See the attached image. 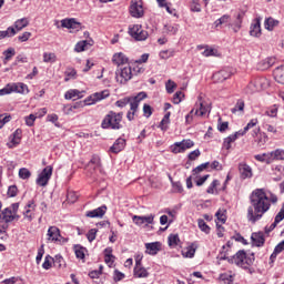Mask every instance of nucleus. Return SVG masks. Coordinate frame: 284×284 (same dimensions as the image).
<instances>
[{
    "label": "nucleus",
    "mask_w": 284,
    "mask_h": 284,
    "mask_svg": "<svg viewBox=\"0 0 284 284\" xmlns=\"http://www.w3.org/2000/svg\"><path fill=\"white\" fill-rule=\"evenodd\" d=\"M251 206L247 209L246 219L253 225L263 219V215L270 212L272 203H270V196L263 189L254 190L250 195Z\"/></svg>",
    "instance_id": "f257e3e1"
},
{
    "label": "nucleus",
    "mask_w": 284,
    "mask_h": 284,
    "mask_svg": "<svg viewBox=\"0 0 284 284\" xmlns=\"http://www.w3.org/2000/svg\"><path fill=\"white\" fill-rule=\"evenodd\" d=\"M121 121H123V112L110 111L102 120L101 128L102 130H121L123 128Z\"/></svg>",
    "instance_id": "f03ea898"
},
{
    "label": "nucleus",
    "mask_w": 284,
    "mask_h": 284,
    "mask_svg": "<svg viewBox=\"0 0 284 284\" xmlns=\"http://www.w3.org/2000/svg\"><path fill=\"white\" fill-rule=\"evenodd\" d=\"M143 99H148V93L145 92H140L134 97H126L121 100H118L115 102V105L118 108H125V105L130 104L131 110H139V104Z\"/></svg>",
    "instance_id": "7ed1b4c3"
},
{
    "label": "nucleus",
    "mask_w": 284,
    "mask_h": 284,
    "mask_svg": "<svg viewBox=\"0 0 284 284\" xmlns=\"http://www.w3.org/2000/svg\"><path fill=\"white\" fill-rule=\"evenodd\" d=\"M115 79L118 83H121L122 85L125 84L126 81L132 79V67L125 64L124 67L118 68L115 71Z\"/></svg>",
    "instance_id": "20e7f679"
},
{
    "label": "nucleus",
    "mask_w": 284,
    "mask_h": 284,
    "mask_svg": "<svg viewBox=\"0 0 284 284\" xmlns=\"http://www.w3.org/2000/svg\"><path fill=\"white\" fill-rule=\"evenodd\" d=\"M129 34L135 41H145L149 37L148 31L143 30V27L141 24H134L132 27H129Z\"/></svg>",
    "instance_id": "39448f33"
},
{
    "label": "nucleus",
    "mask_w": 284,
    "mask_h": 284,
    "mask_svg": "<svg viewBox=\"0 0 284 284\" xmlns=\"http://www.w3.org/2000/svg\"><path fill=\"white\" fill-rule=\"evenodd\" d=\"M50 179H52V166L49 165L42 170V172L39 174L38 179L36 180V183L37 185H40V187H45Z\"/></svg>",
    "instance_id": "423d86ee"
},
{
    "label": "nucleus",
    "mask_w": 284,
    "mask_h": 284,
    "mask_svg": "<svg viewBox=\"0 0 284 284\" xmlns=\"http://www.w3.org/2000/svg\"><path fill=\"white\" fill-rule=\"evenodd\" d=\"M246 253L243 250H240L235 255L229 258V263L232 265H237V267H242L243 270H247V265H245Z\"/></svg>",
    "instance_id": "0eeeda50"
},
{
    "label": "nucleus",
    "mask_w": 284,
    "mask_h": 284,
    "mask_svg": "<svg viewBox=\"0 0 284 284\" xmlns=\"http://www.w3.org/2000/svg\"><path fill=\"white\" fill-rule=\"evenodd\" d=\"M190 148H194V142L192 140H183L182 142H175L173 146H171V152L173 154H181V152H185V150H190Z\"/></svg>",
    "instance_id": "6e6552de"
},
{
    "label": "nucleus",
    "mask_w": 284,
    "mask_h": 284,
    "mask_svg": "<svg viewBox=\"0 0 284 284\" xmlns=\"http://www.w3.org/2000/svg\"><path fill=\"white\" fill-rule=\"evenodd\" d=\"M130 14L134 17V19H141L143 17V3L141 0H132L130 6Z\"/></svg>",
    "instance_id": "1a4fd4ad"
},
{
    "label": "nucleus",
    "mask_w": 284,
    "mask_h": 284,
    "mask_svg": "<svg viewBox=\"0 0 284 284\" xmlns=\"http://www.w3.org/2000/svg\"><path fill=\"white\" fill-rule=\"evenodd\" d=\"M245 18V12L241 11L235 16V20L227 24V28H231L233 32H239L243 28V19Z\"/></svg>",
    "instance_id": "9d476101"
},
{
    "label": "nucleus",
    "mask_w": 284,
    "mask_h": 284,
    "mask_svg": "<svg viewBox=\"0 0 284 284\" xmlns=\"http://www.w3.org/2000/svg\"><path fill=\"white\" fill-rule=\"evenodd\" d=\"M110 97L109 91H102L90 95L87 100H84V105H93L97 101H102V99H108Z\"/></svg>",
    "instance_id": "9b49d317"
},
{
    "label": "nucleus",
    "mask_w": 284,
    "mask_h": 284,
    "mask_svg": "<svg viewBox=\"0 0 284 284\" xmlns=\"http://www.w3.org/2000/svg\"><path fill=\"white\" fill-rule=\"evenodd\" d=\"M232 77V71L230 69H223L213 74V81L215 83H223V81H227Z\"/></svg>",
    "instance_id": "f8f14e48"
},
{
    "label": "nucleus",
    "mask_w": 284,
    "mask_h": 284,
    "mask_svg": "<svg viewBox=\"0 0 284 284\" xmlns=\"http://www.w3.org/2000/svg\"><path fill=\"white\" fill-rule=\"evenodd\" d=\"M105 212H108V206L102 205L98 209H94L92 211H88L85 213V216L88 219H103V216H105Z\"/></svg>",
    "instance_id": "ddd939ff"
},
{
    "label": "nucleus",
    "mask_w": 284,
    "mask_h": 284,
    "mask_svg": "<svg viewBox=\"0 0 284 284\" xmlns=\"http://www.w3.org/2000/svg\"><path fill=\"white\" fill-rule=\"evenodd\" d=\"M251 241L255 247H263L265 245V234L263 232L252 233Z\"/></svg>",
    "instance_id": "4468645a"
},
{
    "label": "nucleus",
    "mask_w": 284,
    "mask_h": 284,
    "mask_svg": "<svg viewBox=\"0 0 284 284\" xmlns=\"http://www.w3.org/2000/svg\"><path fill=\"white\" fill-rule=\"evenodd\" d=\"M196 109H195V116H205L207 112H210L211 108L210 105L205 104L201 97L199 98V102L196 103Z\"/></svg>",
    "instance_id": "2eb2a0df"
},
{
    "label": "nucleus",
    "mask_w": 284,
    "mask_h": 284,
    "mask_svg": "<svg viewBox=\"0 0 284 284\" xmlns=\"http://www.w3.org/2000/svg\"><path fill=\"white\" fill-rule=\"evenodd\" d=\"M133 223H135V225H143V224H148V225H152L154 223V215H148V216H139V215H133L132 217Z\"/></svg>",
    "instance_id": "dca6fc26"
},
{
    "label": "nucleus",
    "mask_w": 284,
    "mask_h": 284,
    "mask_svg": "<svg viewBox=\"0 0 284 284\" xmlns=\"http://www.w3.org/2000/svg\"><path fill=\"white\" fill-rule=\"evenodd\" d=\"M0 219H2V221H4V223H12V221H14V220L19 221V215L14 214L12 212V209L7 207L2 211V216H0Z\"/></svg>",
    "instance_id": "f3484780"
},
{
    "label": "nucleus",
    "mask_w": 284,
    "mask_h": 284,
    "mask_svg": "<svg viewBox=\"0 0 284 284\" xmlns=\"http://www.w3.org/2000/svg\"><path fill=\"white\" fill-rule=\"evenodd\" d=\"M61 26L68 30H79V28H81V23L78 22L74 18L61 20Z\"/></svg>",
    "instance_id": "a211bd4d"
},
{
    "label": "nucleus",
    "mask_w": 284,
    "mask_h": 284,
    "mask_svg": "<svg viewBox=\"0 0 284 284\" xmlns=\"http://www.w3.org/2000/svg\"><path fill=\"white\" fill-rule=\"evenodd\" d=\"M239 170H240V176L241 179H252L253 173H252V166L247 165L245 163H240L239 164Z\"/></svg>",
    "instance_id": "6ab92c4d"
},
{
    "label": "nucleus",
    "mask_w": 284,
    "mask_h": 284,
    "mask_svg": "<svg viewBox=\"0 0 284 284\" xmlns=\"http://www.w3.org/2000/svg\"><path fill=\"white\" fill-rule=\"evenodd\" d=\"M113 63L118 65V68H123L128 65V57L123 54V52L115 53L112 58Z\"/></svg>",
    "instance_id": "aec40b11"
},
{
    "label": "nucleus",
    "mask_w": 284,
    "mask_h": 284,
    "mask_svg": "<svg viewBox=\"0 0 284 284\" xmlns=\"http://www.w3.org/2000/svg\"><path fill=\"white\" fill-rule=\"evenodd\" d=\"M274 63H276V58L274 57L266 58L257 63V70H262V71L270 70V68H272Z\"/></svg>",
    "instance_id": "412c9836"
},
{
    "label": "nucleus",
    "mask_w": 284,
    "mask_h": 284,
    "mask_svg": "<svg viewBox=\"0 0 284 284\" xmlns=\"http://www.w3.org/2000/svg\"><path fill=\"white\" fill-rule=\"evenodd\" d=\"M261 17H257L253 20L250 29L251 37H258L261 34Z\"/></svg>",
    "instance_id": "4be33fe9"
},
{
    "label": "nucleus",
    "mask_w": 284,
    "mask_h": 284,
    "mask_svg": "<svg viewBox=\"0 0 284 284\" xmlns=\"http://www.w3.org/2000/svg\"><path fill=\"white\" fill-rule=\"evenodd\" d=\"M146 254H150L151 256H156L159 252H161V242H152V243H146Z\"/></svg>",
    "instance_id": "5701e85b"
},
{
    "label": "nucleus",
    "mask_w": 284,
    "mask_h": 284,
    "mask_svg": "<svg viewBox=\"0 0 284 284\" xmlns=\"http://www.w3.org/2000/svg\"><path fill=\"white\" fill-rule=\"evenodd\" d=\"M124 149H125V139L120 138L110 148V152H112L113 154H119V152H122V150Z\"/></svg>",
    "instance_id": "b1692460"
},
{
    "label": "nucleus",
    "mask_w": 284,
    "mask_h": 284,
    "mask_svg": "<svg viewBox=\"0 0 284 284\" xmlns=\"http://www.w3.org/2000/svg\"><path fill=\"white\" fill-rule=\"evenodd\" d=\"M260 132H261V129H254L253 136H258L256 142L260 148H263V145L267 143L268 138L266 133H260Z\"/></svg>",
    "instance_id": "393cba45"
},
{
    "label": "nucleus",
    "mask_w": 284,
    "mask_h": 284,
    "mask_svg": "<svg viewBox=\"0 0 284 284\" xmlns=\"http://www.w3.org/2000/svg\"><path fill=\"white\" fill-rule=\"evenodd\" d=\"M133 276H135V278H148L150 276V273L148 272V270H145V267H143V265L134 266Z\"/></svg>",
    "instance_id": "a878e982"
},
{
    "label": "nucleus",
    "mask_w": 284,
    "mask_h": 284,
    "mask_svg": "<svg viewBox=\"0 0 284 284\" xmlns=\"http://www.w3.org/2000/svg\"><path fill=\"white\" fill-rule=\"evenodd\" d=\"M47 236L49 237V241H59V237H61V231L57 226H50Z\"/></svg>",
    "instance_id": "bb28decb"
},
{
    "label": "nucleus",
    "mask_w": 284,
    "mask_h": 284,
    "mask_svg": "<svg viewBox=\"0 0 284 284\" xmlns=\"http://www.w3.org/2000/svg\"><path fill=\"white\" fill-rule=\"evenodd\" d=\"M12 92H18V94H28V84L24 83H13L11 84Z\"/></svg>",
    "instance_id": "cd10ccee"
},
{
    "label": "nucleus",
    "mask_w": 284,
    "mask_h": 284,
    "mask_svg": "<svg viewBox=\"0 0 284 284\" xmlns=\"http://www.w3.org/2000/svg\"><path fill=\"white\" fill-rule=\"evenodd\" d=\"M64 99L70 100V99H83V91H79L77 89H71L65 92Z\"/></svg>",
    "instance_id": "c85d7f7f"
},
{
    "label": "nucleus",
    "mask_w": 284,
    "mask_h": 284,
    "mask_svg": "<svg viewBox=\"0 0 284 284\" xmlns=\"http://www.w3.org/2000/svg\"><path fill=\"white\" fill-rule=\"evenodd\" d=\"M274 79L277 83L284 85V67H277L274 72Z\"/></svg>",
    "instance_id": "c756f323"
},
{
    "label": "nucleus",
    "mask_w": 284,
    "mask_h": 284,
    "mask_svg": "<svg viewBox=\"0 0 284 284\" xmlns=\"http://www.w3.org/2000/svg\"><path fill=\"white\" fill-rule=\"evenodd\" d=\"M255 161H260V163H266L270 165L272 163V152L271 153H263L254 155Z\"/></svg>",
    "instance_id": "7c9ffc66"
},
{
    "label": "nucleus",
    "mask_w": 284,
    "mask_h": 284,
    "mask_svg": "<svg viewBox=\"0 0 284 284\" xmlns=\"http://www.w3.org/2000/svg\"><path fill=\"white\" fill-rule=\"evenodd\" d=\"M258 123V120L256 119H252L246 126L242 130V131H237L236 134H239V136H245V134H247V132L250 130H252V128H255V125Z\"/></svg>",
    "instance_id": "2f4dec72"
},
{
    "label": "nucleus",
    "mask_w": 284,
    "mask_h": 284,
    "mask_svg": "<svg viewBox=\"0 0 284 284\" xmlns=\"http://www.w3.org/2000/svg\"><path fill=\"white\" fill-rule=\"evenodd\" d=\"M29 24H30V20H28V18H21L14 22V28L19 32L23 30V28H28Z\"/></svg>",
    "instance_id": "473e14b6"
},
{
    "label": "nucleus",
    "mask_w": 284,
    "mask_h": 284,
    "mask_svg": "<svg viewBox=\"0 0 284 284\" xmlns=\"http://www.w3.org/2000/svg\"><path fill=\"white\" fill-rule=\"evenodd\" d=\"M23 134V131L21 129H17L12 135H11V143L13 145H19L21 143V136Z\"/></svg>",
    "instance_id": "72a5a7b5"
},
{
    "label": "nucleus",
    "mask_w": 284,
    "mask_h": 284,
    "mask_svg": "<svg viewBox=\"0 0 284 284\" xmlns=\"http://www.w3.org/2000/svg\"><path fill=\"white\" fill-rule=\"evenodd\" d=\"M276 26H278V20H275L274 18H268L264 22L265 30H268L270 32H272Z\"/></svg>",
    "instance_id": "f704fd0d"
},
{
    "label": "nucleus",
    "mask_w": 284,
    "mask_h": 284,
    "mask_svg": "<svg viewBox=\"0 0 284 284\" xmlns=\"http://www.w3.org/2000/svg\"><path fill=\"white\" fill-rule=\"evenodd\" d=\"M14 34H17V30L14 29V27H9L6 31H0V41L1 39L14 37Z\"/></svg>",
    "instance_id": "c9c22d12"
},
{
    "label": "nucleus",
    "mask_w": 284,
    "mask_h": 284,
    "mask_svg": "<svg viewBox=\"0 0 284 284\" xmlns=\"http://www.w3.org/2000/svg\"><path fill=\"white\" fill-rule=\"evenodd\" d=\"M236 139H239V134L236 133L227 136L223 142V148H225V150H230L232 148V143H234Z\"/></svg>",
    "instance_id": "e433bc0d"
},
{
    "label": "nucleus",
    "mask_w": 284,
    "mask_h": 284,
    "mask_svg": "<svg viewBox=\"0 0 284 284\" xmlns=\"http://www.w3.org/2000/svg\"><path fill=\"white\" fill-rule=\"evenodd\" d=\"M273 172L277 175L274 178V181H281L284 176V166L283 165H275L272 168Z\"/></svg>",
    "instance_id": "4c0bfd02"
},
{
    "label": "nucleus",
    "mask_w": 284,
    "mask_h": 284,
    "mask_svg": "<svg viewBox=\"0 0 284 284\" xmlns=\"http://www.w3.org/2000/svg\"><path fill=\"white\" fill-rule=\"evenodd\" d=\"M53 261V266L57 267L58 270H61V267H65V260H63V256L61 255H55Z\"/></svg>",
    "instance_id": "58836bf2"
},
{
    "label": "nucleus",
    "mask_w": 284,
    "mask_h": 284,
    "mask_svg": "<svg viewBox=\"0 0 284 284\" xmlns=\"http://www.w3.org/2000/svg\"><path fill=\"white\" fill-rule=\"evenodd\" d=\"M272 154V161H284V150L283 149H276L275 151L271 152Z\"/></svg>",
    "instance_id": "ea45409f"
},
{
    "label": "nucleus",
    "mask_w": 284,
    "mask_h": 284,
    "mask_svg": "<svg viewBox=\"0 0 284 284\" xmlns=\"http://www.w3.org/2000/svg\"><path fill=\"white\" fill-rule=\"evenodd\" d=\"M253 82L257 87V91L267 88V79L265 78H256Z\"/></svg>",
    "instance_id": "a19ab883"
},
{
    "label": "nucleus",
    "mask_w": 284,
    "mask_h": 284,
    "mask_svg": "<svg viewBox=\"0 0 284 284\" xmlns=\"http://www.w3.org/2000/svg\"><path fill=\"white\" fill-rule=\"evenodd\" d=\"M197 226L200 227L201 232H204V234H210L211 229H210V225H207V223H205V220L199 219Z\"/></svg>",
    "instance_id": "79ce46f5"
},
{
    "label": "nucleus",
    "mask_w": 284,
    "mask_h": 284,
    "mask_svg": "<svg viewBox=\"0 0 284 284\" xmlns=\"http://www.w3.org/2000/svg\"><path fill=\"white\" fill-rule=\"evenodd\" d=\"M245 110V101L243 100H237L235 106L231 109L232 114H236V112H243Z\"/></svg>",
    "instance_id": "37998d69"
},
{
    "label": "nucleus",
    "mask_w": 284,
    "mask_h": 284,
    "mask_svg": "<svg viewBox=\"0 0 284 284\" xmlns=\"http://www.w3.org/2000/svg\"><path fill=\"white\" fill-rule=\"evenodd\" d=\"M194 254H196V248H194L193 246H189L182 251V255L185 258H194Z\"/></svg>",
    "instance_id": "c03bdc74"
},
{
    "label": "nucleus",
    "mask_w": 284,
    "mask_h": 284,
    "mask_svg": "<svg viewBox=\"0 0 284 284\" xmlns=\"http://www.w3.org/2000/svg\"><path fill=\"white\" fill-rule=\"evenodd\" d=\"M14 54H17V51L14 50V48H9V49L4 50L3 51L4 63H8V61H10V59H12V57H14Z\"/></svg>",
    "instance_id": "a18cd8bd"
},
{
    "label": "nucleus",
    "mask_w": 284,
    "mask_h": 284,
    "mask_svg": "<svg viewBox=\"0 0 284 284\" xmlns=\"http://www.w3.org/2000/svg\"><path fill=\"white\" fill-rule=\"evenodd\" d=\"M169 179L172 183L173 192H175V194H182L183 184H181V182H173L172 176H169Z\"/></svg>",
    "instance_id": "49530a36"
},
{
    "label": "nucleus",
    "mask_w": 284,
    "mask_h": 284,
    "mask_svg": "<svg viewBox=\"0 0 284 284\" xmlns=\"http://www.w3.org/2000/svg\"><path fill=\"white\" fill-rule=\"evenodd\" d=\"M89 168H93L94 170L101 168V158H99V155H93L89 162Z\"/></svg>",
    "instance_id": "de8ad7c7"
},
{
    "label": "nucleus",
    "mask_w": 284,
    "mask_h": 284,
    "mask_svg": "<svg viewBox=\"0 0 284 284\" xmlns=\"http://www.w3.org/2000/svg\"><path fill=\"white\" fill-rule=\"evenodd\" d=\"M74 252H75L77 258H81V260L85 258V247L81 245H75Z\"/></svg>",
    "instance_id": "09e8293b"
},
{
    "label": "nucleus",
    "mask_w": 284,
    "mask_h": 284,
    "mask_svg": "<svg viewBox=\"0 0 284 284\" xmlns=\"http://www.w3.org/2000/svg\"><path fill=\"white\" fill-rule=\"evenodd\" d=\"M180 241L181 240L179 239V234L169 235V246L170 247H176V245H179Z\"/></svg>",
    "instance_id": "8fccbe9b"
},
{
    "label": "nucleus",
    "mask_w": 284,
    "mask_h": 284,
    "mask_svg": "<svg viewBox=\"0 0 284 284\" xmlns=\"http://www.w3.org/2000/svg\"><path fill=\"white\" fill-rule=\"evenodd\" d=\"M209 166H210V162L202 163L195 169H193L192 173L194 176H196V174H201V172H203L204 170H207Z\"/></svg>",
    "instance_id": "3c124183"
},
{
    "label": "nucleus",
    "mask_w": 284,
    "mask_h": 284,
    "mask_svg": "<svg viewBox=\"0 0 284 284\" xmlns=\"http://www.w3.org/2000/svg\"><path fill=\"white\" fill-rule=\"evenodd\" d=\"M88 45H89L88 40L80 41L75 44L74 51L85 52V48H88Z\"/></svg>",
    "instance_id": "603ef678"
},
{
    "label": "nucleus",
    "mask_w": 284,
    "mask_h": 284,
    "mask_svg": "<svg viewBox=\"0 0 284 284\" xmlns=\"http://www.w3.org/2000/svg\"><path fill=\"white\" fill-rule=\"evenodd\" d=\"M57 61V54L54 53H43V62L44 63H54Z\"/></svg>",
    "instance_id": "864d4df0"
},
{
    "label": "nucleus",
    "mask_w": 284,
    "mask_h": 284,
    "mask_svg": "<svg viewBox=\"0 0 284 284\" xmlns=\"http://www.w3.org/2000/svg\"><path fill=\"white\" fill-rule=\"evenodd\" d=\"M246 94H254V92H258V88L256 87L254 81H251L245 88Z\"/></svg>",
    "instance_id": "5fc2aeb1"
},
{
    "label": "nucleus",
    "mask_w": 284,
    "mask_h": 284,
    "mask_svg": "<svg viewBox=\"0 0 284 284\" xmlns=\"http://www.w3.org/2000/svg\"><path fill=\"white\" fill-rule=\"evenodd\" d=\"M183 97H185V93H183L182 91L175 92V94L173 95V103L175 105H179V103L183 101Z\"/></svg>",
    "instance_id": "6e6d98bb"
},
{
    "label": "nucleus",
    "mask_w": 284,
    "mask_h": 284,
    "mask_svg": "<svg viewBox=\"0 0 284 284\" xmlns=\"http://www.w3.org/2000/svg\"><path fill=\"white\" fill-rule=\"evenodd\" d=\"M19 176L20 179H30V176H32V173H30V170L26 169V168H22L19 170Z\"/></svg>",
    "instance_id": "4d7b16f0"
},
{
    "label": "nucleus",
    "mask_w": 284,
    "mask_h": 284,
    "mask_svg": "<svg viewBox=\"0 0 284 284\" xmlns=\"http://www.w3.org/2000/svg\"><path fill=\"white\" fill-rule=\"evenodd\" d=\"M165 88H166V92L168 94H172L174 92V90L176 89V84L174 81L172 80H169L165 84Z\"/></svg>",
    "instance_id": "13d9d810"
},
{
    "label": "nucleus",
    "mask_w": 284,
    "mask_h": 284,
    "mask_svg": "<svg viewBox=\"0 0 284 284\" xmlns=\"http://www.w3.org/2000/svg\"><path fill=\"white\" fill-rule=\"evenodd\" d=\"M97 232H99V230H97V229L89 230V232L87 233V239H88L89 243H92V241H94L97 239Z\"/></svg>",
    "instance_id": "bf43d9fd"
},
{
    "label": "nucleus",
    "mask_w": 284,
    "mask_h": 284,
    "mask_svg": "<svg viewBox=\"0 0 284 284\" xmlns=\"http://www.w3.org/2000/svg\"><path fill=\"white\" fill-rule=\"evenodd\" d=\"M123 278H125V274H123L121 271L115 270L114 274H113V281L115 283H119V281H123Z\"/></svg>",
    "instance_id": "052dcab7"
},
{
    "label": "nucleus",
    "mask_w": 284,
    "mask_h": 284,
    "mask_svg": "<svg viewBox=\"0 0 284 284\" xmlns=\"http://www.w3.org/2000/svg\"><path fill=\"white\" fill-rule=\"evenodd\" d=\"M191 12H201V3H199V0H192Z\"/></svg>",
    "instance_id": "680f3d73"
},
{
    "label": "nucleus",
    "mask_w": 284,
    "mask_h": 284,
    "mask_svg": "<svg viewBox=\"0 0 284 284\" xmlns=\"http://www.w3.org/2000/svg\"><path fill=\"white\" fill-rule=\"evenodd\" d=\"M217 185H220L219 180H213V182L207 187L206 192L207 194H214V190H216Z\"/></svg>",
    "instance_id": "e2e57ef3"
},
{
    "label": "nucleus",
    "mask_w": 284,
    "mask_h": 284,
    "mask_svg": "<svg viewBox=\"0 0 284 284\" xmlns=\"http://www.w3.org/2000/svg\"><path fill=\"white\" fill-rule=\"evenodd\" d=\"M74 77H77V70L70 69L69 71H65L64 81L68 82L70 79H74Z\"/></svg>",
    "instance_id": "0e129e2a"
},
{
    "label": "nucleus",
    "mask_w": 284,
    "mask_h": 284,
    "mask_svg": "<svg viewBox=\"0 0 284 284\" xmlns=\"http://www.w3.org/2000/svg\"><path fill=\"white\" fill-rule=\"evenodd\" d=\"M152 112H153V110H152V106L150 104H144L143 105V114L146 119H150Z\"/></svg>",
    "instance_id": "69168bd1"
},
{
    "label": "nucleus",
    "mask_w": 284,
    "mask_h": 284,
    "mask_svg": "<svg viewBox=\"0 0 284 284\" xmlns=\"http://www.w3.org/2000/svg\"><path fill=\"white\" fill-rule=\"evenodd\" d=\"M283 219H284V202H283L282 209L276 214L274 222L278 224L281 223V221H283Z\"/></svg>",
    "instance_id": "338daca9"
},
{
    "label": "nucleus",
    "mask_w": 284,
    "mask_h": 284,
    "mask_svg": "<svg viewBox=\"0 0 284 284\" xmlns=\"http://www.w3.org/2000/svg\"><path fill=\"white\" fill-rule=\"evenodd\" d=\"M174 54L173 50H164L160 52V58L161 59H170Z\"/></svg>",
    "instance_id": "774afa93"
}]
</instances>
